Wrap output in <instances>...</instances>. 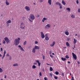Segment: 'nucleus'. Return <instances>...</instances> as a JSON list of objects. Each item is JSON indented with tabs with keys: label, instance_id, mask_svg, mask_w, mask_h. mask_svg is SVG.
Returning a JSON list of instances; mask_svg holds the SVG:
<instances>
[{
	"label": "nucleus",
	"instance_id": "obj_37",
	"mask_svg": "<svg viewBox=\"0 0 80 80\" xmlns=\"http://www.w3.org/2000/svg\"><path fill=\"white\" fill-rule=\"evenodd\" d=\"M44 80H48V78H47L44 77Z\"/></svg>",
	"mask_w": 80,
	"mask_h": 80
},
{
	"label": "nucleus",
	"instance_id": "obj_5",
	"mask_svg": "<svg viewBox=\"0 0 80 80\" xmlns=\"http://www.w3.org/2000/svg\"><path fill=\"white\" fill-rule=\"evenodd\" d=\"M4 40L7 43H10V40L8 39L7 37H5L4 38Z\"/></svg>",
	"mask_w": 80,
	"mask_h": 80
},
{
	"label": "nucleus",
	"instance_id": "obj_58",
	"mask_svg": "<svg viewBox=\"0 0 80 80\" xmlns=\"http://www.w3.org/2000/svg\"><path fill=\"white\" fill-rule=\"evenodd\" d=\"M78 64H80V62H79V61L78 62Z\"/></svg>",
	"mask_w": 80,
	"mask_h": 80
},
{
	"label": "nucleus",
	"instance_id": "obj_49",
	"mask_svg": "<svg viewBox=\"0 0 80 80\" xmlns=\"http://www.w3.org/2000/svg\"><path fill=\"white\" fill-rule=\"evenodd\" d=\"M71 80H74V79H73V77H72L71 78Z\"/></svg>",
	"mask_w": 80,
	"mask_h": 80
},
{
	"label": "nucleus",
	"instance_id": "obj_40",
	"mask_svg": "<svg viewBox=\"0 0 80 80\" xmlns=\"http://www.w3.org/2000/svg\"><path fill=\"white\" fill-rule=\"evenodd\" d=\"M61 73L62 76H63V77H64V73H63V72H62Z\"/></svg>",
	"mask_w": 80,
	"mask_h": 80
},
{
	"label": "nucleus",
	"instance_id": "obj_45",
	"mask_svg": "<svg viewBox=\"0 0 80 80\" xmlns=\"http://www.w3.org/2000/svg\"><path fill=\"white\" fill-rule=\"evenodd\" d=\"M38 43V42L37 41H36L35 42V44H37Z\"/></svg>",
	"mask_w": 80,
	"mask_h": 80
},
{
	"label": "nucleus",
	"instance_id": "obj_23",
	"mask_svg": "<svg viewBox=\"0 0 80 80\" xmlns=\"http://www.w3.org/2000/svg\"><path fill=\"white\" fill-rule=\"evenodd\" d=\"M61 60L62 61H65V60H66V58H63L62 57V58H61Z\"/></svg>",
	"mask_w": 80,
	"mask_h": 80
},
{
	"label": "nucleus",
	"instance_id": "obj_30",
	"mask_svg": "<svg viewBox=\"0 0 80 80\" xmlns=\"http://www.w3.org/2000/svg\"><path fill=\"white\" fill-rule=\"evenodd\" d=\"M50 71H53V68H52L51 67H50Z\"/></svg>",
	"mask_w": 80,
	"mask_h": 80
},
{
	"label": "nucleus",
	"instance_id": "obj_27",
	"mask_svg": "<svg viewBox=\"0 0 80 80\" xmlns=\"http://www.w3.org/2000/svg\"><path fill=\"white\" fill-rule=\"evenodd\" d=\"M45 39L46 40H49V38L48 37H46Z\"/></svg>",
	"mask_w": 80,
	"mask_h": 80
},
{
	"label": "nucleus",
	"instance_id": "obj_13",
	"mask_svg": "<svg viewBox=\"0 0 80 80\" xmlns=\"http://www.w3.org/2000/svg\"><path fill=\"white\" fill-rule=\"evenodd\" d=\"M35 62H37V63H38V65L39 67V66H40V65L41 64L40 63V62H39V61H38V60H36Z\"/></svg>",
	"mask_w": 80,
	"mask_h": 80
},
{
	"label": "nucleus",
	"instance_id": "obj_22",
	"mask_svg": "<svg viewBox=\"0 0 80 80\" xmlns=\"http://www.w3.org/2000/svg\"><path fill=\"white\" fill-rule=\"evenodd\" d=\"M77 42V40L75 39V38H74V41H73V43L74 44H75V43Z\"/></svg>",
	"mask_w": 80,
	"mask_h": 80
},
{
	"label": "nucleus",
	"instance_id": "obj_36",
	"mask_svg": "<svg viewBox=\"0 0 80 80\" xmlns=\"http://www.w3.org/2000/svg\"><path fill=\"white\" fill-rule=\"evenodd\" d=\"M27 44V41H25L24 42V45H26Z\"/></svg>",
	"mask_w": 80,
	"mask_h": 80
},
{
	"label": "nucleus",
	"instance_id": "obj_47",
	"mask_svg": "<svg viewBox=\"0 0 80 80\" xmlns=\"http://www.w3.org/2000/svg\"><path fill=\"white\" fill-rule=\"evenodd\" d=\"M18 47H19V48H21L22 47H21V46H20V45H19L18 46Z\"/></svg>",
	"mask_w": 80,
	"mask_h": 80
},
{
	"label": "nucleus",
	"instance_id": "obj_35",
	"mask_svg": "<svg viewBox=\"0 0 80 80\" xmlns=\"http://www.w3.org/2000/svg\"><path fill=\"white\" fill-rule=\"evenodd\" d=\"M65 57L66 58H69V57H68V55H66Z\"/></svg>",
	"mask_w": 80,
	"mask_h": 80
},
{
	"label": "nucleus",
	"instance_id": "obj_33",
	"mask_svg": "<svg viewBox=\"0 0 80 80\" xmlns=\"http://www.w3.org/2000/svg\"><path fill=\"white\" fill-rule=\"evenodd\" d=\"M30 19H31L30 18H28V20H29V21H30V22H32V21Z\"/></svg>",
	"mask_w": 80,
	"mask_h": 80
},
{
	"label": "nucleus",
	"instance_id": "obj_11",
	"mask_svg": "<svg viewBox=\"0 0 80 80\" xmlns=\"http://www.w3.org/2000/svg\"><path fill=\"white\" fill-rule=\"evenodd\" d=\"M11 22H12L11 20H9L6 22V23L7 24H8V25H9V24L8 23H11Z\"/></svg>",
	"mask_w": 80,
	"mask_h": 80
},
{
	"label": "nucleus",
	"instance_id": "obj_41",
	"mask_svg": "<svg viewBox=\"0 0 80 80\" xmlns=\"http://www.w3.org/2000/svg\"><path fill=\"white\" fill-rule=\"evenodd\" d=\"M46 37H48V34H46L45 35Z\"/></svg>",
	"mask_w": 80,
	"mask_h": 80
},
{
	"label": "nucleus",
	"instance_id": "obj_60",
	"mask_svg": "<svg viewBox=\"0 0 80 80\" xmlns=\"http://www.w3.org/2000/svg\"><path fill=\"white\" fill-rule=\"evenodd\" d=\"M47 64L48 65H50V64H48V63H47Z\"/></svg>",
	"mask_w": 80,
	"mask_h": 80
},
{
	"label": "nucleus",
	"instance_id": "obj_17",
	"mask_svg": "<svg viewBox=\"0 0 80 80\" xmlns=\"http://www.w3.org/2000/svg\"><path fill=\"white\" fill-rule=\"evenodd\" d=\"M48 2L50 5H52L51 0H48Z\"/></svg>",
	"mask_w": 80,
	"mask_h": 80
},
{
	"label": "nucleus",
	"instance_id": "obj_10",
	"mask_svg": "<svg viewBox=\"0 0 80 80\" xmlns=\"http://www.w3.org/2000/svg\"><path fill=\"white\" fill-rule=\"evenodd\" d=\"M65 33L66 35L68 36V35H69V32L67 30H66L65 31Z\"/></svg>",
	"mask_w": 80,
	"mask_h": 80
},
{
	"label": "nucleus",
	"instance_id": "obj_8",
	"mask_svg": "<svg viewBox=\"0 0 80 80\" xmlns=\"http://www.w3.org/2000/svg\"><path fill=\"white\" fill-rule=\"evenodd\" d=\"M25 9L27 10V11H28L30 10V7L28 6H26L25 7Z\"/></svg>",
	"mask_w": 80,
	"mask_h": 80
},
{
	"label": "nucleus",
	"instance_id": "obj_14",
	"mask_svg": "<svg viewBox=\"0 0 80 80\" xmlns=\"http://www.w3.org/2000/svg\"><path fill=\"white\" fill-rule=\"evenodd\" d=\"M55 42H53L52 43V44H50V46L52 47H53V46H54L55 45Z\"/></svg>",
	"mask_w": 80,
	"mask_h": 80
},
{
	"label": "nucleus",
	"instance_id": "obj_46",
	"mask_svg": "<svg viewBox=\"0 0 80 80\" xmlns=\"http://www.w3.org/2000/svg\"><path fill=\"white\" fill-rule=\"evenodd\" d=\"M7 56L8 57H9V54H8H8H7Z\"/></svg>",
	"mask_w": 80,
	"mask_h": 80
},
{
	"label": "nucleus",
	"instance_id": "obj_15",
	"mask_svg": "<svg viewBox=\"0 0 80 80\" xmlns=\"http://www.w3.org/2000/svg\"><path fill=\"white\" fill-rule=\"evenodd\" d=\"M6 54V51L5 50H4V55L2 57V59H3V58H4V57L5 56V54Z\"/></svg>",
	"mask_w": 80,
	"mask_h": 80
},
{
	"label": "nucleus",
	"instance_id": "obj_3",
	"mask_svg": "<svg viewBox=\"0 0 80 80\" xmlns=\"http://www.w3.org/2000/svg\"><path fill=\"white\" fill-rule=\"evenodd\" d=\"M20 28L22 29H25V24L23 22H22L20 25Z\"/></svg>",
	"mask_w": 80,
	"mask_h": 80
},
{
	"label": "nucleus",
	"instance_id": "obj_7",
	"mask_svg": "<svg viewBox=\"0 0 80 80\" xmlns=\"http://www.w3.org/2000/svg\"><path fill=\"white\" fill-rule=\"evenodd\" d=\"M51 26V25L50 24H48L46 26L45 28H46V29H48L50 28Z\"/></svg>",
	"mask_w": 80,
	"mask_h": 80
},
{
	"label": "nucleus",
	"instance_id": "obj_31",
	"mask_svg": "<svg viewBox=\"0 0 80 80\" xmlns=\"http://www.w3.org/2000/svg\"><path fill=\"white\" fill-rule=\"evenodd\" d=\"M54 78L55 79H58V77H57L55 76H54Z\"/></svg>",
	"mask_w": 80,
	"mask_h": 80
},
{
	"label": "nucleus",
	"instance_id": "obj_42",
	"mask_svg": "<svg viewBox=\"0 0 80 80\" xmlns=\"http://www.w3.org/2000/svg\"><path fill=\"white\" fill-rule=\"evenodd\" d=\"M70 41V38H67V41Z\"/></svg>",
	"mask_w": 80,
	"mask_h": 80
},
{
	"label": "nucleus",
	"instance_id": "obj_4",
	"mask_svg": "<svg viewBox=\"0 0 80 80\" xmlns=\"http://www.w3.org/2000/svg\"><path fill=\"white\" fill-rule=\"evenodd\" d=\"M56 5H59L60 6L59 8L60 9H62V4L61 3H60V2H56Z\"/></svg>",
	"mask_w": 80,
	"mask_h": 80
},
{
	"label": "nucleus",
	"instance_id": "obj_51",
	"mask_svg": "<svg viewBox=\"0 0 80 80\" xmlns=\"http://www.w3.org/2000/svg\"><path fill=\"white\" fill-rule=\"evenodd\" d=\"M1 51L2 52V51H3V49H2V48H1Z\"/></svg>",
	"mask_w": 80,
	"mask_h": 80
},
{
	"label": "nucleus",
	"instance_id": "obj_16",
	"mask_svg": "<svg viewBox=\"0 0 80 80\" xmlns=\"http://www.w3.org/2000/svg\"><path fill=\"white\" fill-rule=\"evenodd\" d=\"M47 20V18H44L42 20V22H44L45 20Z\"/></svg>",
	"mask_w": 80,
	"mask_h": 80
},
{
	"label": "nucleus",
	"instance_id": "obj_9",
	"mask_svg": "<svg viewBox=\"0 0 80 80\" xmlns=\"http://www.w3.org/2000/svg\"><path fill=\"white\" fill-rule=\"evenodd\" d=\"M41 38H45V35H44V34H43V32H41Z\"/></svg>",
	"mask_w": 80,
	"mask_h": 80
},
{
	"label": "nucleus",
	"instance_id": "obj_24",
	"mask_svg": "<svg viewBox=\"0 0 80 80\" xmlns=\"http://www.w3.org/2000/svg\"><path fill=\"white\" fill-rule=\"evenodd\" d=\"M32 68L33 69H35V68H36V66L35 65H33L32 67Z\"/></svg>",
	"mask_w": 80,
	"mask_h": 80
},
{
	"label": "nucleus",
	"instance_id": "obj_55",
	"mask_svg": "<svg viewBox=\"0 0 80 80\" xmlns=\"http://www.w3.org/2000/svg\"><path fill=\"white\" fill-rule=\"evenodd\" d=\"M4 77L5 78H7V76H6V75H5Z\"/></svg>",
	"mask_w": 80,
	"mask_h": 80
},
{
	"label": "nucleus",
	"instance_id": "obj_57",
	"mask_svg": "<svg viewBox=\"0 0 80 80\" xmlns=\"http://www.w3.org/2000/svg\"><path fill=\"white\" fill-rule=\"evenodd\" d=\"M34 65H37V63H36V62H34Z\"/></svg>",
	"mask_w": 80,
	"mask_h": 80
},
{
	"label": "nucleus",
	"instance_id": "obj_19",
	"mask_svg": "<svg viewBox=\"0 0 80 80\" xmlns=\"http://www.w3.org/2000/svg\"><path fill=\"white\" fill-rule=\"evenodd\" d=\"M66 46H67V47H70V44L69 43H68V42H66Z\"/></svg>",
	"mask_w": 80,
	"mask_h": 80
},
{
	"label": "nucleus",
	"instance_id": "obj_61",
	"mask_svg": "<svg viewBox=\"0 0 80 80\" xmlns=\"http://www.w3.org/2000/svg\"><path fill=\"white\" fill-rule=\"evenodd\" d=\"M68 63H70V61H68Z\"/></svg>",
	"mask_w": 80,
	"mask_h": 80
},
{
	"label": "nucleus",
	"instance_id": "obj_50",
	"mask_svg": "<svg viewBox=\"0 0 80 80\" xmlns=\"http://www.w3.org/2000/svg\"><path fill=\"white\" fill-rule=\"evenodd\" d=\"M43 60L45 59V56H43Z\"/></svg>",
	"mask_w": 80,
	"mask_h": 80
},
{
	"label": "nucleus",
	"instance_id": "obj_64",
	"mask_svg": "<svg viewBox=\"0 0 80 80\" xmlns=\"http://www.w3.org/2000/svg\"><path fill=\"white\" fill-rule=\"evenodd\" d=\"M37 80H40V79H37Z\"/></svg>",
	"mask_w": 80,
	"mask_h": 80
},
{
	"label": "nucleus",
	"instance_id": "obj_26",
	"mask_svg": "<svg viewBox=\"0 0 80 80\" xmlns=\"http://www.w3.org/2000/svg\"><path fill=\"white\" fill-rule=\"evenodd\" d=\"M13 67H15V66H18V64L17 63L13 64Z\"/></svg>",
	"mask_w": 80,
	"mask_h": 80
},
{
	"label": "nucleus",
	"instance_id": "obj_20",
	"mask_svg": "<svg viewBox=\"0 0 80 80\" xmlns=\"http://www.w3.org/2000/svg\"><path fill=\"white\" fill-rule=\"evenodd\" d=\"M35 52H36V50H35V49L34 48H33L32 49V53H35Z\"/></svg>",
	"mask_w": 80,
	"mask_h": 80
},
{
	"label": "nucleus",
	"instance_id": "obj_28",
	"mask_svg": "<svg viewBox=\"0 0 80 80\" xmlns=\"http://www.w3.org/2000/svg\"><path fill=\"white\" fill-rule=\"evenodd\" d=\"M3 72V69L2 68H0V73H2Z\"/></svg>",
	"mask_w": 80,
	"mask_h": 80
},
{
	"label": "nucleus",
	"instance_id": "obj_52",
	"mask_svg": "<svg viewBox=\"0 0 80 80\" xmlns=\"http://www.w3.org/2000/svg\"><path fill=\"white\" fill-rule=\"evenodd\" d=\"M40 17V15H37V17Z\"/></svg>",
	"mask_w": 80,
	"mask_h": 80
},
{
	"label": "nucleus",
	"instance_id": "obj_21",
	"mask_svg": "<svg viewBox=\"0 0 80 80\" xmlns=\"http://www.w3.org/2000/svg\"><path fill=\"white\" fill-rule=\"evenodd\" d=\"M62 2L64 5H66V3L65 2V1H64L63 0L62 1Z\"/></svg>",
	"mask_w": 80,
	"mask_h": 80
},
{
	"label": "nucleus",
	"instance_id": "obj_6",
	"mask_svg": "<svg viewBox=\"0 0 80 80\" xmlns=\"http://www.w3.org/2000/svg\"><path fill=\"white\" fill-rule=\"evenodd\" d=\"M72 57H73V58H74V59L76 60H77V56L75 55L73 52L72 53Z\"/></svg>",
	"mask_w": 80,
	"mask_h": 80
},
{
	"label": "nucleus",
	"instance_id": "obj_44",
	"mask_svg": "<svg viewBox=\"0 0 80 80\" xmlns=\"http://www.w3.org/2000/svg\"><path fill=\"white\" fill-rule=\"evenodd\" d=\"M3 44H5V41L4 40L3 42Z\"/></svg>",
	"mask_w": 80,
	"mask_h": 80
},
{
	"label": "nucleus",
	"instance_id": "obj_32",
	"mask_svg": "<svg viewBox=\"0 0 80 80\" xmlns=\"http://www.w3.org/2000/svg\"><path fill=\"white\" fill-rule=\"evenodd\" d=\"M20 48L21 51H24V50L23 49V48L21 47Z\"/></svg>",
	"mask_w": 80,
	"mask_h": 80
},
{
	"label": "nucleus",
	"instance_id": "obj_62",
	"mask_svg": "<svg viewBox=\"0 0 80 80\" xmlns=\"http://www.w3.org/2000/svg\"><path fill=\"white\" fill-rule=\"evenodd\" d=\"M2 54H0V57H2Z\"/></svg>",
	"mask_w": 80,
	"mask_h": 80
},
{
	"label": "nucleus",
	"instance_id": "obj_43",
	"mask_svg": "<svg viewBox=\"0 0 80 80\" xmlns=\"http://www.w3.org/2000/svg\"><path fill=\"white\" fill-rule=\"evenodd\" d=\"M39 75L40 76H42V72H40L39 73Z\"/></svg>",
	"mask_w": 80,
	"mask_h": 80
},
{
	"label": "nucleus",
	"instance_id": "obj_48",
	"mask_svg": "<svg viewBox=\"0 0 80 80\" xmlns=\"http://www.w3.org/2000/svg\"><path fill=\"white\" fill-rule=\"evenodd\" d=\"M78 12H80V9H78Z\"/></svg>",
	"mask_w": 80,
	"mask_h": 80
},
{
	"label": "nucleus",
	"instance_id": "obj_1",
	"mask_svg": "<svg viewBox=\"0 0 80 80\" xmlns=\"http://www.w3.org/2000/svg\"><path fill=\"white\" fill-rule=\"evenodd\" d=\"M20 38H18V39H16L14 40V43L15 45H18L20 43Z\"/></svg>",
	"mask_w": 80,
	"mask_h": 80
},
{
	"label": "nucleus",
	"instance_id": "obj_29",
	"mask_svg": "<svg viewBox=\"0 0 80 80\" xmlns=\"http://www.w3.org/2000/svg\"><path fill=\"white\" fill-rule=\"evenodd\" d=\"M55 73L56 75H58V74H59V73L58 71H56L55 72Z\"/></svg>",
	"mask_w": 80,
	"mask_h": 80
},
{
	"label": "nucleus",
	"instance_id": "obj_59",
	"mask_svg": "<svg viewBox=\"0 0 80 80\" xmlns=\"http://www.w3.org/2000/svg\"><path fill=\"white\" fill-rule=\"evenodd\" d=\"M50 75L51 77H52V73H50Z\"/></svg>",
	"mask_w": 80,
	"mask_h": 80
},
{
	"label": "nucleus",
	"instance_id": "obj_54",
	"mask_svg": "<svg viewBox=\"0 0 80 80\" xmlns=\"http://www.w3.org/2000/svg\"><path fill=\"white\" fill-rule=\"evenodd\" d=\"M50 57H51V58H53V56L52 55H50Z\"/></svg>",
	"mask_w": 80,
	"mask_h": 80
},
{
	"label": "nucleus",
	"instance_id": "obj_25",
	"mask_svg": "<svg viewBox=\"0 0 80 80\" xmlns=\"http://www.w3.org/2000/svg\"><path fill=\"white\" fill-rule=\"evenodd\" d=\"M66 10H68V12H70L71 10L70 8H67Z\"/></svg>",
	"mask_w": 80,
	"mask_h": 80
},
{
	"label": "nucleus",
	"instance_id": "obj_39",
	"mask_svg": "<svg viewBox=\"0 0 80 80\" xmlns=\"http://www.w3.org/2000/svg\"><path fill=\"white\" fill-rule=\"evenodd\" d=\"M76 3L77 4H78V0H77Z\"/></svg>",
	"mask_w": 80,
	"mask_h": 80
},
{
	"label": "nucleus",
	"instance_id": "obj_63",
	"mask_svg": "<svg viewBox=\"0 0 80 80\" xmlns=\"http://www.w3.org/2000/svg\"><path fill=\"white\" fill-rule=\"evenodd\" d=\"M52 54L54 55V53L53 52H52Z\"/></svg>",
	"mask_w": 80,
	"mask_h": 80
},
{
	"label": "nucleus",
	"instance_id": "obj_2",
	"mask_svg": "<svg viewBox=\"0 0 80 80\" xmlns=\"http://www.w3.org/2000/svg\"><path fill=\"white\" fill-rule=\"evenodd\" d=\"M29 18L30 19H31V20H35V16H34V15L32 14H31L29 15Z\"/></svg>",
	"mask_w": 80,
	"mask_h": 80
},
{
	"label": "nucleus",
	"instance_id": "obj_18",
	"mask_svg": "<svg viewBox=\"0 0 80 80\" xmlns=\"http://www.w3.org/2000/svg\"><path fill=\"white\" fill-rule=\"evenodd\" d=\"M5 3L7 5H9V3L8 2V0H6Z\"/></svg>",
	"mask_w": 80,
	"mask_h": 80
},
{
	"label": "nucleus",
	"instance_id": "obj_53",
	"mask_svg": "<svg viewBox=\"0 0 80 80\" xmlns=\"http://www.w3.org/2000/svg\"><path fill=\"white\" fill-rule=\"evenodd\" d=\"M51 53H52V51H50V52H49V54H51Z\"/></svg>",
	"mask_w": 80,
	"mask_h": 80
},
{
	"label": "nucleus",
	"instance_id": "obj_38",
	"mask_svg": "<svg viewBox=\"0 0 80 80\" xmlns=\"http://www.w3.org/2000/svg\"><path fill=\"white\" fill-rule=\"evenodd\" d=\"M40 3H42V2H43V0H41L39 1Z\"/></svg>",
	"mask_w": 80,
	"mask_h": 80
},
{
	"label": "nucleus",
	"instance_id": "obj_12",
	"mask_svg": "<svg viewBox=\"0 0 80 80\" xmlns=\"http://www.w3.org/2000/svg\"><path fill=\"white\" fill-rule=\"evenodd\" d=\"M34 48L35 50H38L39 48V47L37 46H36L34 47Z\"/></svg>",
	"mask_w": 80,
	"mask_h": 80
},
{
	"label": "nucleus",
	"instance_id": "obj_56",
	"mask_svg": "<svg viewBox=\"0 0 80 80\" xmlns=\"http://www.w3.org/2000/svg\"><path fill=\"white\" fill-rule=\"evenodd\" d=\"M12 59V58L11 57H9V60H11Z\"/></svg>",
	"mask_w": 80,
	"mask_h": 80
},
{
	"label": "nucleus",
	"instance_id": "obj_34",
	"mask_svg": "<svg viewBox=\"0 0 80 80\" xmlns=\"http://www.w3.org/2000/svg\"><path fill=\"white\" fill-rule=\"evenodd\" d=\"M71 17L72 18H75V16L73 14H72L71 16Z\"/></svg>",
	"mask_w": 80,
	"mask_h": 80
}]
</instances>
